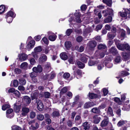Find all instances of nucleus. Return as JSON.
I'll return each mask as SVG.
<instances>
[{"label":"nucleus","mask_w":130,"mask_h":130,"mask_svg":"<svg viewBox=\"0 0 130 130\" xmlns=\"http://www.w3.org/2000/svg\"><path fill=\"white\" fill-rule=\"evenodd\" d=\"M80 17V14L79 12L76 13L74 15H72L69 20V21L72 24L73 23V22H75L78 23H80L82 21Z\"/></svg>","instance_id":"obj_1"},{"label":"nucleus","mask_w":130,"mask_h":130,"mask_svg":"<svg viewBox=\"0 0 130 130\" xmlns=\"http://www.w3.org/2000/svg\"><path fill=\"white\" fill-rule=\"evenodd\" d=\"M15 14L14 12L10 11L6 14L5 18L6 19L7 22L9 23H10L12 22L13 19L15 17Z\"/></svg>","instance_id":"obj_2"},{"label":"nucleus","mask_w":130,"mask_h":130,"mask_svg":"<svg viewBox=\"0 0 130 130\" xmlns=\"http://www.w3.org/2000/svg\"><path fill=\"white\" fill-rule=\"evenodd\" d=\"M119 50L121 51H124L125 50L130 51V46L127 43L124 44L120 43L117 44H116Z\"/></svg>","instance_id":"obj_3"},{"label":"nucleus","mask_w":130,"mask_h":130,"mask_svg":"<svg viewBox=\"0 0 130 130\" xmlns=\"http://www.w3.org/2000/svg\"><path fill=\"white\" fill-rule=\"evenodd\" d=\"M117 125L118 127L123 126H126L127 127H130V121H128L126 120H121L118 122Z\"/></svg>","instance_id":"obj_4"},{"label":"nucleus","mask_w":130,"mask_h":130,"mask_svg":"<svg viewBox=\"0 0 130 130\" xmlns=\"http://www.w3.org/2000/svg\"><path fill=\"white\" fill-rule=\"evenodd\" d=\"M102 13L104 17L108 15L112 16L113 15V10L109 8H108L107 9L102 11Z\"/></svg>","instance_id":"obj_5"},{"label":"nucleus","mask_w":130,"mask_h":130,"mask_svg":"<svg viewBox=\"0 0 130 130\" xmlns=\"http://www.w3.org/2000/svg\"><path fill=\"white\" fill-rule=\"evenodd\" d=\"M105 52L101 51L99 52L98 51L96 52L93 59L95 58L97 59L103 57L104 56Z\"/></svg>","instance_id":"obj_6"},{"label":"nucleus","mask_w":130,"mask_h":130,"mask_svg":"<svg viewBox=\"0 0 130 130\" xmlns=\"http://www.w3.org/2000/svg\"><path fill=\"white\" fill-rule=\"evenodd\" d=\"M96 42L95 41H90L87 44V47L90 50H92L95 46Z\"/></svg>","instance_id":"obj_7"},{"label":"nucleus","mask_w":130,"mask_h":130,"mask_svg":"<svg viewBox=\"0 0 130 130\" xmlns=\"http://www.w3.org/2000/svg\"><path fill=\"white\" fill-rule=\"evenodd\" d=\"M48 34L50 35L48 36V39L52 41H55L57 38L56 36L54 33L51 31L48 32Z\"/></svg>","instance_id":"obj_8"},{"label":"nucleus","mask_w":130,"mask_h":130,"mask_svg":"<svg viewBox=\"0 0 130 130\" xmlns=\"http://www.w3.org/2000/svg\"><path fill=\"white\" fill-rule=\"evenodd\" d=\"M122 56L124 60L126 61L129 59L130 57V52L128 53L125 52H123L122 53Z\"/></svg>","instance_id":"obj_9"},{"label":"nucleus","mask_w":130,"mask_h":130,"mask_svg":"<svg viewBox=\"0 0 130 130\" xmlns=\"http://www.w3.org/2000/svg\"><path fill=\"white\" fill-rule=\"evenodd\" d=\"M35 43V42L34 40H30L26 46L27 48L29 50L31 49L34 46Z\"/></svg>","instance_id":"obj_10"},{"label":"nucleus","mask_w":130,"mask_h":130,"mask_svg":"<svg viewBox=\"0 0 130 130\" xmlns=\"http://www.w3.org/2000/svg\"><path fill=\"white\" fill-rule=\"evenodd\" d=\"M104 118V120L102 121L101 123V126L102 127L107 126L108 123V117L106 116H105Z\"/></svg>","instance_id":"obj_11"},{"label":"nucleus","mask_w":130,"mask_h":130,"mask_svg":"<svg viewBox=\"0 0 130 130\" xmlns=\"http://www.w3.org/2000/svg\"><path fill=\"white\" fill-rule=\"evenodd\" d=\"M80 57H81V60L85 63H86L89 57L86 55L83 54H80Z\"/></svg>","instance_id":"obj_12"},{"label":"nucleus","mask_w":130,"mask_h":130,"mask_svg":"<svg viewBox=\"0 0 130 130\" xmlns=\"http://www.w3.org/2000/svg\"><path fill=\"white\" fill-rule=\"evenodd\" d=\"M32 70L33 72L36 73L41 72L42 71V69L40 65H39L37 66V67H34L32 69Z\"/></svg>","instance_id":"obj_13"},{"label":"nucleus","mask_w":130,"mask_h":130,"mask_svg":"<svg viewBox=\"0 0 130 130\" xmlns=\"http://www.w3.org/2000/svg\"><path fill=\"white\" fill-rule=\"evenodd\" d=\"M29 111V109L27 107H23L22 109L21 115L22 116H26Z\"/></svg>","instance_id":"obj_14"},{"label":"nucleus","mask_w":130,"mask_h":130,"mask_svg":"<svg viewBox=\"0 0 130 130\" xmlns=\"http://www.w3.org/2000/svg\"><path fill=\"white\" fill-rule=\"evenodd\" d=\"M38 101H37V108L39 111H41L43 108V105L41 101L39 100L38 102Z\"/></svg>","instance_id":"obj_15"},{"label":"nucleus","mask_w":130,"mask_h":130,"mask_svg":"<svg viewBox=\"0 0 130 130\" xmlns=\"http://www.w3.org/2000/svg\"><path fill=\"white\" fill-rule=\"evenodd\" d=\"M18 56L19 59L22 61L26 60L27 58V55L25 54H19Z\"/></svg>","instance_id":"obj_16"},{"label":"nucleus","mask_w":130,"mask_h":130,"mask_svg":"<svg viewBox=\"0 0 130 130\" xmlns=\"http://www.w3.org/2000/svg\"><path fill=\"white\" fill-rule=\"evenodd\" d=\"M93 119L94 123L95 124L99 123L101 119L100 117L97 115H95L93 117Z\"/></svg>","instance_id":"obj_17"},{"label":"nucleus","mask_w":130,"mask_h":130,"mask_svg":"<svg viewBox=\"0 0 130 130\" xmlns=\"http://www.w3.org/2000/svg\"><path fill=\"white\" fill-rule=\"evenodd\" d=\"M89 98L91 99H95L97 98H100L101 97V95H99L98 96L96 94L93 93H89Z\"/></svg>","instance_id":"obj_18"},{"label":"nucleus","mask_w":130,"mask_h":130,"mask_svg":"<svg viewBox=\"0 0 130 130\" xmlns=\"http://www.w3.org/2000/svg\"><path fill=\"white\" fill-rule=\"evenodd\" d=\"M109 51L110 53L112 54L113 55L117 54L118 53L117 49L113 47H112L110 49Z\"/></svg>","instance_id":"obj_19"},{"label":"nucleus","mask_w":130,"mask_h":130,"mask_svg":"<svg viewBox=\"0 0 130 130\" xmlns=\"http://www.w3.org/2000/svg\"><path fill=\"white\" fill-rule=\"evenodd\" d=\"M39 93V92L38 90L35 91L33 93L32 95L31 96L32 100H33L37 98L38 96Z\"/></svg>","instance_id":"obj_20"},{"label":"nucleus","mask_w":130,"mask_h":130,"mask_svg":"<svg viewBox=\"0 0 130 130\" xmlns=\"http://www.w3.org/2000/svg\"><path fill=\"white\" fill-rule=\"evenodd\" d=\"M90 123H89L87 122H85L83 124L82 126L84 127V129L85 130H86L90 128Z\"/></svg>","instance_id":"obj_21"},{"label":"nucleus","mask_w":130,"mask_h":130,"mask_svg":"<svg viewBox=\"0 0 130 130\" xmlns=\"http://www.w3.org/2000/svg\"><path fill=\"white\" fill-rule=\"evenodd\" d=\"M60 56L61 59L64 60H66L68 58V56L65 52H62L61 53Z\"/></svg>","instance_id":"obj_22"},{"label":"nucleus","mask_w":130,"mask_h":130,"mask_svg":"<svg viewBox=\"0 0 130 130\" xmlns=\"http://www.w3.org/2000/svg\"><path fill=\"white\" fill-rule=\"evenodd\" d=\"M107 37L110 40L112 39L115 36L116 34L112 32H109L107 34Z\"/></svg>","instance_id":"obj_23"},{"label":"nucleus","mask_w":130,"mask_h":130,"mask_svg":"<svg viewBox=\"0 0 130 130\" xmlns=\"http://www.w3.org/2000/svg\"><path fill=\"white\" fill-rule=\"evenodd\" d=\"M39 59L40 62H44L47 60V57L45 55L42 54L41 55Z\"/></svg>","instance_id":"obj_24"},{"label":"nucleus","mask_w":130,"mask_h":130,"mask_svg":"<svg viewBox=\"0 0 130 130\" xmlns=\"http://www.w3.org/2000/svg\"><path fill=\"white\" fill-rule=\"evenodd\" d=\"M94 105V103L93 102H89L86 103L84 105L85 108H88L90 107L93 106Z\"/></svg>","instance_id":"obj_25"},{"label":"nucleus","mask_w":130,"mask_h":130,"mask_svg":"<svg viewBox=\"0 0 130 130\" xmlns=\"http://www.w3.org/2000/svg\"><path fill=\"white\" fill-rule=\"evenodd\" d=\"M118 15L119 16L123 18H124L125 19H126L127 17V13H126L124 10V12H120L118 13Z\"/></svg>","instance_id":"obj_26"},{"label":"nucleus","mask_w":130,"mask_h":130,"mask_svg":"<svg viewBox=\"0 0 130 130\" xmlns=\"http://www.w3.org/2000/svg\"><path fill=\"white\" fill-rule=\"evenodd\" d=\"M111 60L107 61L105 63V66L108 68H110L113 66V64L110 62Z\"/></svg>","instance_id":"obj_27"},{"label":"nucleus","mask_w":130,"mask_h":130,"mask_svg":"<svg viewBox=\"0 0 130 130\" xmlns=\"http://www.w3.org/2000/svg\"><path fill=\"white\" fill-rule=\"evenodd\" d=\"M60 115L59 111L57 109L55 110L52 113V116L53 117H58Z\"/></svg>","instance_id":"obj_28"},{"label":"nucleus","mask_w":130,"mask_h":130,"mask_svg":"<svg viewBox=\"0 0 130 130\" xmlns=\"http://www.w3.org/2000/svg\"><path fill=\"white\" fill-rule=\"evenodd\" d=\"M122 109L123 111H129L130 110V104L128 105L125 104Z\"/></svg>","instance_id":"obj_29"},{"label":"nucleus","mask_w":130,"mask_h":130,"mask_svg":"<svg viewBox=\"0 0 130 130\" xmlns=\"http://www.w3.org/2000/svg\"><path fill=\"white\" fill-rule=\"evenodd\" d=\"M14 108L16 112H18L20 110L21 106L20 105H17L16 104H15L14 105Z\"/></svg>","instance_id":"obj_30"},{"label":"nucleus","mask_w":130,"mask_h":130,"mask_svg":"<svg viewBox=\"0 0 130 130\" xmlns=\"http://www.w3.org/2000/svg\"><path fill=\"white\" fill-rule=\"evenodd\" d=\"M107 114L110 116H113L114 115L113 113V111L112 108L110 107H109L107 111Z\"/></svg>","instance_id":"obj_31"},{"label":"nucleus","mask_w":130,"mask_h":130,"mask_svg":"<svg viewBox=\"0 0 130 130\" xmlns=\"http://www.w3.org/2000/svg\"><path fill=\"white\" fill-rule=\"evenodd\" d=\"M129 74V73L126 71H123L119 73V76L122 77H124Z\"/></svg>","instance_id":"obj_32"},{"label":"nucleus","mask_w":130,"mask_h":130,"mask_svg":"<svg viewBox=\"0 0 130 130\" xmlns=\"http://www.w3.org/2000/svg\"><path fill=\"white\" fill-rule=\"evenodd\" d=\"M28 66V64L26 62H24L21 64L20 67L21 68L23 69H27Z\"/></svg>","instance_id":"obj_33"},{"label":"nucleus","mask_w":130,"mask_h":130,"mask_svg":"<svg viewBox=\"0 0 130 130\" xmlns=\"http://www.w3.org/2000/svg\"><path fill=\"white\" fill-rule=\"evenodd\" d=\"M91 111L92 112L97 114L99 113L100 112L99 108H98L96 107L93 108L91 110Z\"/></svg>","instance_id":"obj_34"},{"label":"nucleus","mask_w":130,"mask_h":130,"mask_svg":"<svg viewBox=\"0 0 130 130\" xmlns=\"http://www.w3.org/2000/svg\"><path fill=\"white\" fill-rule=\"evenodd\" d=\"M69 88V87H64L60 92V95H62L63 94L65 93Z\"/></svg>","instance_id":"obj_35"},{"label":"nucleus","mask_w":130,"mask_h":130,"mask_svg":"<svg viewBox=\"0 0 130 130\" xmlns=\"http://www.w3.org/2000/svg\"><path fill=\"white\" fill-rule=\"evenodd\" d=\"M103 2L109 7L111 6V0H103Z\"/></svg>","instance_id":"obj_36"},{"label":"nucleus","mask_w":130,"mask_h":130,"mask_svg":"<svg viewBox=\"0 0 130 130\" xmlns=\"http://www.w3.org/2000/svg\"><path fill=\"white\" fill-rule=\"evenodd\" d=\"M64 45L66 48L69 49L71 47L72 44L71 42L70 41H66Z\"/></svg>","instance_id":"obj_37"},{"label":"nucleus","mask_w":130,"mask_h":130,"mask_svg":"<svg viewBox=\"0 0 130 130\" xmlns=\"http://www.w3.org/2000/svg\"><path fill=\"white\" fill-rule=\"evenodd\" d=\"M75 121L76 122H78V124L81 123L82 120L81 117L79 116H77L75 118Z\"/></svg>","instance_id":"obj_38"},{"label":"nucleus","mask_w":130,"mask_h":130,"mask_svg":"<svg viewBox=\"0 0 130 130\" xmlns=\"http://www.w3.org/2000/svg\"><path fill=\"white\" fill-rule=\"evenodd\" d=\"M112 20V18L111 17H108L107 18H106L104 20L105 23H108L111 22Z\"/></svg>","instance_id":"obj_39"},{"label":"nucleus","mask_w":130,"mask_h":130,"mask_svg":"<svg viewBox=\"0 0 130 130\" xmlns=\"http://www.w3.org/2000/svg\"><path fill=\"white\" fill-rule=\"evenodd\" d=\"M94 13L96 15H97L99 19L101 18L102 15L100 12H98L97 11L96 9H94Z\"/></svg>","instance_id":"obj_40"},{"label":"nucleus","mask_w":130,"mask_h":130,"mask_svg":"<svg viewBox=\"0 0 130 130\" xmlns=\"http://www.w3.org/2000/svg\"><path fill=\"white\" fill-rule=\"evenodd\" d=\"M35 121L34 120H32L31 121L29 122H28V123L29 124V126H31L34 129H35L36 128V127H35L33 126H32L34 124V123H35Z\"/></svg>","instance_id":"obj_41"},{"label":"nucleus","mask_w":130,"mask_h":130,"mask_svg":"<svg viewBox=\"0 0 130 130\" xmlns=\"http://www.w3.org/2000/svg\"><path fill=\"white\" fill-rule=\"evenodd\" d=\"M41 42L43 43V42L44 43L47 45L48 43V41L47 39L45 37H43L41 41Z\"/></svg>","instance_id":"obj_42"},{"label":"nucleus","mask_w":130,"mask_h":130,"mask_svg":"<svg viewBox=\"0 0 130 130\" xmlns=\"http://www.w3.org/2000/svg\"><path fill=\"white\" fill-rule=\"evenodd\" d=\"M98 63V61H93L91 60L90 61L88 62V64L89 66H92L94 65L95 64H97Z\"/></svg>","instance_id":"obj_43"},{"label":"nucleus","mask_w":130,"mask_h":130,"mask_svg":"<svg viewBox=\"0 0 130 130\" xmlns=\"http://www.w3.org/2000/svg\"><path fill=\"white\" fill-rule=\"evenodd\" d=\"M19 80V84L21 85H24L26 83V81L24 78H21Z\"/></svg>","instance_id":"obj_44"},{"label":"nucleus","mask_w":130,"mask_h":130,"mask_svg":"<svg viewBox=\"0 0 130 130\" xmlns=\"http://www.w3.org/2000/svg\"><path fill=\"white\" fill-rule=\"evenodd\" d=\"M5 9V7L4 5H2L0 6V14L3 13Z\"/></svg>","instance_id":"obj_45"},{"label":"nucleus","mask_w":130,"mask_h":130,"mask_svg":"<svg viewBox=\"0 0 130 130\" xmlns=\"http://www.w3.org/2000/svg\"><path fill=\"white\" fill-rule=\"evenodd\" d=\"M75 61L74 57L73 56H71L69 58V61L70 63L73 64Z\"/></svg>","instance_id":"obj_46"},{"label":"nucleus","mask_w":130,"mask_h":130,"mask_svg":"<svg viewBox=\"0 0 130 130\" xmlns=\"http://www.w3.org/2000/svg\"><path fill=\"white\" fill-rule=\"evenodd\" d=\"M121 61V57L120 56L117 57L115 59L114 63L115 64L119 63Z\"/></svg>","instance_id":"obj_47"},{"label":"nucleus","mask_w":130,"mask_h":130,"mask_svg":"<svg viewBox=\"0 0 130 130\" xmlns=\"http://www.w3.org/2000/svg\"><path fill=\"white\" fill-rule=\"evenodd\" d=\"M13 94L16 98H19L20 97V93L18 90H15L13 93Z\"/></svg>","instance_id":"obj_48"},{"label":"nucleus","mask_w":130,"mask_h":130,"mask_svg":"<svg viewBox=\"0 0 130 130\" xmlns=\"http://www.w3.org/2000/svg\"><path fill=\"white\" fill-rule=\"evenodd\" d=\"M42 51V49L41 46H39L36 47L34 49V51L37 52H40Z\"/></svg>","instance_id":"obj_49"},{"label":"nucleus","mask_w":130,"mask_h":130,"mask_svg":"<svg viewBox=\"0 0 130 130\" xmlns=\"http://www.w3.org/2000/svg\"><path fill=\"white\" fill-rule=\"evenodd\" d=\"M77 64L79 68H83L85 67V64L80 62H77Z\"/></svg>","instance_id":"obj_50"},{"label":"nucleus","mask_w":130,"mask_h":130,"mask_svg":"<svg viewBox=\"0 0 130 130\" xmlns=\"http://www.w3.org/2000/svg\"><path fill=\"white\" fill-rule=\"evenodd\" d=\"M50 50L49 47H47L43 49V53L46 54L48 53Z\"/></svg>","instance_id":"obj_51"},{"label":"nucleus","mask_w":130,"mask_h":130,"mask_svg":"<svg viewBox=\"0 0 130 130\" xmlns=\"http://www.w3.org/2000/svg\"><path fill=\"white\" fill-rule=\"evenodd\" d=\"M114 100L115 102L118 104H121V102L120 99L118 98H114Z\"/></svg>","instance_id":"obj_52"},{"label":"nucleus","mask_w":130,"mask_h":130,"mask_svg":"<svg viewBox=\"0 0 130 130\" xmlns=\"http://www.w3.org/2000/svg\"><path fill=\"white\" fill-rule=\"evenodd\" d=\"M10 107V106L9 104H5L2 106V109L3 110H5L6 109L9 108Z\"/></svg>","instance_id":"obj_53"},{"label":"nucleus","mask_w":130,"mask_h":130,"mask_svg":"<svg viewBox=\"0 0 130 130\" xmlns=\"http://www.w3.org/2000/svg\"><path fill=\"white\" fill-rule=\"evenodd\" d=\"M25 101L27 104H29L31 102V99L29 98L27 96H25L24 97Z\"/></svg>","instance_id":"obj_54"},{"label":"nucleus","mask_w":130,"mask_h":130,"mask_svg":"<svg viewBox=\"0 0 130 130\" xmlns=\"http://www.w3.org/2000/svg\"><path fill=\"white\" fill-rule=\"evenodd\" d=\"M32 126H34H34L35 127H36V126L37 127H36L35 129H34L31 126H29V128L30 129H32L33 130H36V129H37L39 127L38 124V123L37 122L35 123H34V124Z\"/></svg>","instance_id":"obj_55"},{"label":"nucleus","mask_w":130,"mask_h":130,"mask_svg":"<svg viewBox=\"0 0 130 130\" xmlns=\"http://www.w3.org/2000/svg\"><path fill=\"white\" fill-rule=\"evenodd\" d=\"M12 128V130H21V128L18 126H13Z\"/></svg>","instance_id":"obj_56"},{"label":"nucleus","mask_w":130,"mask_h":130,"mask_svg":"<svg viewBox=\"0 0 130 130\" xmlns=\"http://www.w3.org/2000/svg\"><path fill=\"white\" fill-rule=\"evenodd\" d=\"M125 13H127V17L130 18V9H125Z\"/></svg>","instance_id":"obj_57"},{"label":"nucleus","mask_w":130,"mask_h":130,"mask_svg":"<svg viewBox=\"0 0 130 130\" xmlns=\"http://www.w3.org/2000/svg\"><path fill=\"white\" fill-rule=\"evenodd\" d=\"M37 118L38 120L42 121L43 120L44 117L43 115L39 114L37 115Z\"/></svg>","instance_id":"obj_58"},{"label":"nucleus","mask_w":130,"mask_h":130,"mask_svg":"<svg viewBox=\"0 0 130 130\" xmlns=\"http://www.w3.org/2000/svg\"><path fill=\"white\" fill-rule=\"evenodd\" d=\"M102 91L104 96L106 95L108 93V90L106 88H104L103 89Z\"/></svg>","instance_id":"obj_59"},{"label":"nucleus","mask_w":130,"mask_h":130,"mask_svg":"<svg viewBox=\"0 0 130 130\" xmlns=\"http://www.w3.org/2000/svg\"><path fill=\"white\" fill-rule=\"evenodd\" d=\"M50 95V93L48 92H45L44 93V96L45 98H49Z\"/></svg>","instance_id":"obj_60"},{"label":"nucleus","mask_w":130,"mask_h":130,"mask_svg":"<svg viewBox=\"0 0 130 130\" xmlns=\"http://www.w3.org/2000/svg\"><path fill=\"white\" fill-rule=\"evenodd\" d=\"M76 74L79 76V77H77V78H78L81 76L82 75V72L81 71L79 70H77L76 72Z\"/></svg>","instance_id":"obj_61"},{"label":"nucleus","mask_w":130,"mask_h":130,"mask_svg":"<svg viewBox=\"0 0 130 130\" xmlns=\"http://www.w3.org/2000/svg\"><path fill=\"white\" fill-rule=\"evenodd\" d=\"M41 38V36L39 35L35 36L34 38V39L36 41H39Z\"/></svg>","instance_id":"obj_62"},{"label":"nucleus","mask_w":130,"mask_h":130,"mask_svg":"<svg viewBox=\"0 0 130 130\" xmlns=\"http://www.w3.org/2000/svg\"><path fill=\"white\" fill-rule=\"evenodd\" d=\"M106 47V46L105 45L103 44H100L98 46V48L99 49H105Z\"/></svg>","instance_id":"obj_63"},{"label":"nucleus","mask_w":130,"mask_h":130,"mask_svg":"<svg viewBox=\"0 0 130 130\" xmlns=\"http://www.w3.org/2000/svg\"><path fill=\"white\" fill-rule=\"evenodd\" d=\"M70 76V74L68 73H65L63 75V77L65 79H67Z\"/></svg>","instance_id":"obj_64"}]
</instances>
